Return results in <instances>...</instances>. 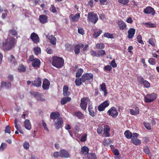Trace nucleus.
Returning <instances> with one entry per match:
<instances>
[{"mask_svg":"<svg viewBox=\"0 0 159 159\" xmlns=\"http://www.w3.org/2000/svg\"><path fill=\"white\" fill-rule=\"evenodd\" d=\"M146 14H151L153 16L155 14L156 11L154 9L150 6L147 7L143 11Z\"/></svg>","mask_w":159,"mask_h":159,"instance_id":"nucleus-11","label":"nucleus"},{"mask_svg":"<svg viewBox=\"0 0 159 159\" xmlns=\"http://www.w3.org/2000/svg\"><path fill=\"white\" fill-rule=\"evenodd\" d=\"M71 100V98L69 97H64L61 100V105H64L67 102L70 101Z\"/></svg>","mask_w":159,"mask_h":159,"instance_id":"nucleus-34","label":"nucleus"},{"mask_svg":"<svg viewBox=\"0 0 159 159\" xmlns=\"http://www.w3.org/2000/svg\"><path fill=\"white\" fill-rule=\"evenodd\" d=\"M34 54L38 55L41 52V49L39 47H35L34 49Z\"/></svg>","mask_w":159,"mask_h":159,"instance_id":"nucleus-43","label":"nucleus"},{"mask_svg":"<svg viewBox=\"0 0 159 159\" xmlns=\"http://www.w3.org/2000/svg\"><path fill=\"white\" fill-rule=\"evenodd\" d=\"M88 110L89 112V114L92 116L94 117L96 115L97 110H95V111H94L92 105H90L89 106Z\"/></svg>","mask_w":159,"mask_h":159,"instance_id":"nucleus-21","label":"nucleus"},{"mask_svg":"<svg viewBox=\"0 0 159 159\" xmlns=\"http://www.w3.org/2000/svg\"><path fill=\"white\" fill-rule=\"evenodd\" d=\"M7 147V144L4 143H2L1 146L0 147V150L3 151L4 149L6 148Z\"/></svg>","mask_w":159,"mask_h":159,"instance_id":"nucleus-58","label":"nucleus"},{"mask_svg":"<svg viewBox=\"0 0 159 159\" xmlns=\"http://www.w3.org/2000/svg\"><path fill=\"white\" fill-rule=\"evenodd\" d=\"M83 71V70L82 68L79 69L76 73L75 77L76 78H79L81 75Z\"/></svg>","mask_w":159,"mask_h":159,"instance_id":"nucleus-40","label":"nucleus"},{"mask_svg":"<svg viewBox=\"0 0 159 159\" xmlns=\"http://www.w3.org/2000/svg\"><path fill=\"white\" fill-rule=\"evenodd\" d=\"M115 59L114 58L111 62L110 65L113 68H115L117 67V64L115 63Z\"/></svg>","mask_w":159,"mask_h":159,"instance_id":"nucleus-60","label":"nucleus"},{"mask_svg":"<svg viewBox=\"0 0 159 159\" xmlns=\"http://www.w3.org/2000/svg\"><path fill=\"white\" fill-rule=\"evenodd\" d=\"M105 47V45L103 43H97L96 45V48L97 49H102Z\"/></svg>","mask_w":159,"mask_h":159,"instance_id":"nucleus-48","label":"nucleus"},{"mask_svg":"<svg viewBox=\"0 0 159 159\" xmlns=\"http://www.w3.org/2000/svg\"><path fill=\"white\" fill-rule=\"evenodd\" d=\"M48 39L50 43L53 45H55L56 43L57 39L55 37L52 35L50 36Z\"/></svg>","mask_w":159,"mask_h":159,"instance_id":"nucleus-29","label":"nucleus"},{"mask_svg":"<svg viewBox=\"0 0 159 159\" xmlns=\"http://www.w3.org/2000/svg\"><path fill=\"white\" fill-rule=\"evenodd\" d=\"M8 33L9 34H10L11 35L13 36H16L18 34L17 31L14 29L9 30L8 31Z\"/></svg>","mask_w":159,"mask_h":159,"instance_id":"nucleus-46","label":"nucleus"},{"mask_svg":"<svg viewBox=\"0 0 159 159\" xmlns=\"http://www.w3.org/2000/svg\"><path fill=\"white\" fill-rule=\"evenodd\" d=\"M90 101L88 97L83 98L81 99L80 107L83 110H86L88 103Z\"/></svg>","mask_w":159,"mask_h":159,"instance_id":"nucleus-6","label":"nucleus"},{"mask_svg":"<svg viewBox=\"0 0 159 159\" xmlns=\"http://www.w3.org/2000/svg\"><path fill=\"white\" fill-rule=\"evenodd\" d=\"M136 39L138 42L139 43L143 44H144V43L143 42V41L142 40V37L140 35H138L136 38Z\"/></svg>","mask_w":159,"mask_h":159,"instance_id":"nucleus-51","label":"nucleus"},{"mask_svg":"<svg viewBox=\"0 0 159 159\" xmlns=\"http://www.w3.org/2000/svg\"><path fill=\"white\" fill-rule=\"evenodd\" d=\"M39 20L41 24H44L48 22V17L45 15H40L39 16Z\"/></svg>","mask_w":159,"mask_h":159,"instance_id":"nucleus-17","label":"nucleus"},{"mask_svg":"<svg viewBox=\"0 0 159 159\" xmlns=\"http://www.w3.org/2000/svg\"><path fill=\"white\" fill-rule=\"evenodd\" d=\"M157 97V94L156 93L148 94L144 97L145 102L147 103L151 102L156 99Z\"/></svg>","mask_w":159,"mask_h":159,"instance_id":"nucleus-4","label":"nucleus"},{"mask_svg":"<svg viewBox=\"0 0 159 159\" xmlns=\"http://www.w3.org/2000/svg\"><path fill=\"white\" fill-rule=\"evenodd\" d=\"M80 18V13H77L75 15L71 14L69 16V19L70 21L73 22H76L78 21Z\"/></svg>","mask_w":159,"mask_h":159,"instance_id":"nucleus-12","label":"nucleus"},{"mask_svg":"<svg viewBox=\"0 0 159 159\" xmlns=\"http://www.w3.org/2000/svg\"><path fill=\"white\" fill-rule=\"evenodd\" d=\"M143 84L144 86L146 88H149L150 87V83L146 80H144Z\"/></svg>","mask_w":159,"mask_h":159,"instance_id":"nucleus-55","label":"nucleus"},{"mask_svg":"<svg viewBox=\"0 0 159 159\" xmlns=\"http://www.w3.org/2000/svg\"><path fill=\"white\" fill-rule=\"evenodd\" d=\"M11 127L9 125L7 126L5 128V133H7L8 134H10L11 132Z\"/></svg>","mask_w":159,"mask_h":159,"instance_id":"nucleus-61","label":"nucleus"},{"mask_svg":"<svg viewBox=\"0 0 159 159\" xmlns=\"http://www.w3.org/2000/svg\"><path fill=\"white\" fill-rule=\"evenodd\" d=\"M23 146L24 149H28L30 147V144L29 143L27 142H25L23 143Z\"/></svg>","mask_w":159,"mask_h":159,"instance_id":"nucleus-59","label":"nucleus"},{"mask_svg":"<svg viewBox=\"0 0 159 159\" xmlns=\"http://www.w3.org/2000/svg\"><path fill=\"white\" fill-rule=\"evenodd\" d=\"M143 150V152L145 154H148V156H151V154L150 153L149 148L148 146H144Z\"/></svg>","mask_w":159,"mask_h":159,"instance_id":"nucleus-44","label":"nucleus"},{"mask_svg":"<svg viewBox=\"0 0 159 159\" xmlns=\"http://www.w3.org/2000/svg\"><path fill=\"white\" fill-rule=\"evenodd\" d=\"M60 116L59 113L58 111L52 112L50 115V118L53 120H55Z\"/></svg>","mask_w":159,"mask_h":159,"instance_id":"nucleus-22","label":"nucleus"},{"mask_svg":"<svg viewBox=\"0 0 159 159\" xmlns=\"http://www.w3.org/2000/svg\"><path fill=\"white\" fill-rule=\"evenodd\" d=\"M89 149L87 147L84 146L81 148V153L82 154L84 155L88 154V153H89Z\"/></svg>","mask_w":159,"mask_h":159,"instance_id":"nucleus-32","label":"nucleus"},{"mask_svg":"<svg viewBox=\"0 0 159 159\" xmlns=\"http://www.w3.org/2000/svg\"><path fill=\"white\" fill-rule=\"evenodd\" d=\"M148 63L151 65H154L156 63V60L153 58H150L148 60Z\"/></svg>","mask_w":159,"mask_h":159,"instance_id":"nucleus-47","label":"nucleus"},{"mask_svg":"<svg viewBox=\"0 0 159 159\" xmlns=\"http://www.w3.org/2000/svg\"><path fill=\"white\" fill-rule=\"evenodd\" d=\"M139 134L137 133H133V136L131 139V143L135 145H138L140 144L141 142V140L137 139Z\"/></svg>","mask_w":159,"mask_h":159,"instance_id":"nucleus-7","label":"nucleus"},{"mask_svg":"<svg viewBox=\"0 0 159 159\" xmlns=\"http://www.w3.org/2000/svg\"><path fill=\"white\" fill-rule=\"evenodd\" d=\"M81 76L83 83L87 81L90 83L93 80V75L91 73H86Z\"/></svg>","mask_w":159,"mask_h":159,"instance_id":"nucleus-5","label":"nucleus"},{"mask_svg":"<svg viewBox=\"0 0 159 159\" xmlns=\"http://www.w3.org/2000/svg\"><path fill=\"white\" fill-rule=\"evenodd\" d=\"M137 79L139 83L140 84H143L144 80L142 76H138L137 77Z\"/></svg>","mask_w":159,"mask_h":159,"instance_id":"nucleus-53","label":"nucleus"},{"mask_svg":"<svg viewBox=\"0 0 159 159\" xmlns=\"http://www.w3.org/2000/svg\"><path fill=\"white\" fill-rule=\"evenodd\" d=\"M118 2L123 5H126L129 2V0H118Z\"/></svg>","mask_w":159,"mask_h":159,"instance_id":"nucleus-54","label":"nucleus"},{"mask_svg":"<svg viewBox=\"0 0 159 159\" xmlns=\"http://www.w3.org/2000/svg\"><path fill=\"white\" fill-rule=\"evenodd\" d=\"M63 95L65 96H69L70 94V92L69 91V88L67 85H65L63 87Z\"/></svg>","mask_w":159,"mask_h":159,"instance_id":"nucleus-23","label":"nucleus"},{"mask_svg":"<svg viewBox=\"0 0 159 159\" xmlns=\"http://www.w3.org/2000/svg\"><path fill=\"white\" fill-rule=\"evenodd\" d=\"M18 120L16 119H15L14 121V123L15 124V127L16 129L21 134H23V132L21 130V127L20 125H17Z\"/></svg>","mask_w":159,"mask_h":159,"instance_id":"nucleus-27","label":"nucleus"},{"mask_svg":"<svg viewBox=\"0 0 159 159\" xmlns=\"http://www.w3.org/2000/svg\"><path fill=\"white\" fill-rule=\"evenodd\" d=\"M110 129V127L107 125L104 126L103 131V134L105 136L107 137L110 136V134L109 133Z\"/></svg>","mask_w":159,"mask_h":159,"instance_id":"nucleus-20","label":"nucleus"},{"mask_svg":"<svg viewBox=\"0 0 159 159\" xmlns=\"http://www.w3.org/2000/svg\"><path fill=\"white\" fill-rule=\"evenodd\" d=\"M107 113L109 116H111L113 118H116L118 115V112L114 107H112L110 108L108 111Z\"/></svg>","mask_w":159,"mask_h":159,"instance_id":"nucleus-9","label":"nucleus"},{"mask_svg":"<svg viewBox=\"0 0 159 159\" xmlns=\"http://www.w3.org/2000/svg\"><path fill=\"white\" fill-rule=\"evenodd\" d=\"M124 134L126 138L128 139L131 138V139H132L133 136V134H132L129 130H126L124 133Z\"/></svg>","mask_w":159,"mask_h":159,"instance_id":"nucleus-35","label":"nucleus"},{"mask_svg":"<svg viewBox=\"0 0 159 159\" xmlns=\"http://www.w3.org/2000/svg\"><path fill=\"white\" fill-rule=\"evenodd\" d=\"M109 104L107 101H105L98 106V110L100 111H103L105 108L109 105Z\"/></svg>","mask_w":159,"mask_h":159,"instance_id":"nucleus-16","label":"nucleus"},{"mask_svg":"<svg viewBox=\"0 0 159 159\" xmlns=\"http://www.w3.org/2000/svg\"><path fill=\"white\" fill-rule=\"evenodd\" d=\"M59 157L61 158H67L70 157L68 152L65 149H61L59 152Z\"/></svg>","mask_w":159,"mask_h":159,"instance_id":"nucleus-14","label":"nucleus"},{"mask_svg":"<svg viewBox=\"0 0 159 159\" xmlns=\"http://www.w3.org/2000/svg\"><path fill=\"white\" fill-rule=\"evenodd\" d=\"M30 39L33 42L35 43H37L39 42L40 38L38 35L34 32L31 33L30 35Z\"/></svg>","mask_w":159,"mask_h":159,"instance_id":"nucleus-10","label":"nucleus"},{"mask_svg":"<svg viewBox=\"0 0 159 159\" xmlns=\"http://www.w3.org/2000/svg\"><path fill=\"white\" fill-rule=\"evenodd\" d=\"M41 62L38 58H35L32 62V66L34 67H39L40 65Z\"/></svg>","mask_w":159,"mask_h":159,"instance_id":"nucleus-28","label":"nucleus"},{"mask_svg":"<svg viewBox=\"0 0 159 159\" xmlns=\"http://www.w3.org/2000/svg\"><path fill=\"white\" fill-rule=\"evenodd\" d=\"M87 134H84L83 136H82L80 139L81 142H85L86 140Z\"/></svg>","mask_w":159,"mask_h":159,"instance_id":"nucleus-62","label":"nucleus"},{"mask_svg":"<svg viewBox=\"0 0 159 159\" xmlns=\"http://www.w3.org/2000/svg\"><path fill=\"white\" fill-rule=\"evenodd\" d=\"M135 32V30L133 28H130L128 31V38L132 39L134 36Z\"/></svg>","mask_w":159,"mask_h":159,"instance_id":"nucleus-24","label":"nucleus"},{"mask_svg":"<svg viewBox=\"0 0 159 159\" xmlns=\"http://www.w3.org/2000/svg\"><path fill=\"white\" fill-rule=\"evenodd\" d=\"M87 157L88 159H97V157L95 154L93 153H88Z\"/></svg>","mask_w":159,"mask_h":159,"instance_id":"nucleus-39","label":"nucleus"},{"mask_svg":"<svg viewBox=\"0 0 159 159\" xmlns=\"http://www.w3.org/2000/svg\"><path fill=\"white\" fill-rule=\"evenodd\" d=\"M65 46L66 49L69 52H72L73 51V47L71 44L67 43Z\"/></svg>","mask_w":159,"mask_h":159,"instance_id":"nucleus-36","label":"nucleus"},{"mask_svg":"<svg viewBox=\"0 0 159 159\" xmlns=\"http://www.w3.org/2000/svg\"><path fill=\"white\" fill-rule=\"evenodd\" d=\"M24 125L25 129L28 130H30L31 128V125L30 120L26 119L24 121Z\"/></svg>","mask_w":159,"mask_h":159,"instance_id":"nucleus-26","label":"nucleus"},{"mask_svg":"<svg viewBox=\"0 0 159 159\" xmlns=\"http://www.w3.org/2000/svg\"><path fill=\"white\" fill-rule=\"evenodd\" d=\"M118 27L120 30H123L127 28V25L122 20L120 19L116 21Z\"/></svg>","mask_w":159,"mask_h":159,"instance_id":"nucleus-8","label":"nucleus"},{"mask_svg":"<svg viewBox=\"0 0 159 159\" xmlns=\"http://www.w3.org/2000/svg\"><path fill=\"white\" fill-rule=\"evenodd\" d=\"M148 42L152 46L154 47L155 46V43L156 42V40L153 38L152 37L150 38Z\"/></svg>","mask_w":159,"mask_h":159,"instance_id":"nucleus-41","label":"nucleus"},{"mask_svg":"<svg viewBox=\"0 0 159 159\" xmlns=\"http://www.w3.org/2000/svg\"><path fill=\"white\" fill-rule=\"evenodd\" d=\"M102 32V30H99L98 32H94L93 34L94 37L96 38L99 36Z\"/></svg>","mask_w":159,"mask_h":159,"instance_id":"nucleus-52","label":"nucleus"},{"mask_svg":"<svg viewBox=\"0 0 159 159\" xmlns=\"http://www.w3.org/2000/svg\"><path fill=\"white\" fill-rule=\"evenodd\" d=\"M64 64V60L62 58L55 56L53 57L52 64L53 66L57 68H61Z\"/></svg>","mask_w":159,"mask_h":159,"instance_id":"nucleus-2","label":"nucleus"},{"mask_svg":"<svg viewBox=\"0 0 159 159\" xmlns=\"http://www.w3.org/2000/svg\"><path fill=\"white\" fill-rule=\"evenodd\" d=\"M63 124V121L62 120L58 119H57V122L55 123L54 126L57 129H59L62 127Z\"/></svg>","mask_w":159,"mask_h":159,"instance_id":"nucleus-18","label":"nucleus"},{"mask_svg":"<svg viewBox=\"0 0 159 159\" xmlns=\"http://www.w3.org/2000/svg\"><path fill=\"white\" fill-rule=\"evenodd\" d=\"M144 126L148 129L150 130L151 129V126L150 124L148 123H144Z\"/></svg>","mask_w":159,"mask_h":159,"instance_id":"nucleus-63","label":"nucleus"},{"mask_svg":"<svg viewBox=\"0 0 159 159\" xmlns=\"http://www.w3.org/2000/svg\"><path fill=\"white\" fill-rule=\"evenodd\" d=\"M103 36L108 38L112 39L113 38V34L109 33H105Z\"/></svg>","mask_w":159,"mask_h":159,"instance_id":"nucleus-49","label":"nucleus"},{"mask_svg":"<svg viewBox=\"0 0 159 159\" xmlns=\"http://www.w3.org/2000/svg\"><path fill=\"white\" fill-rule=\"evenodd\" d=\"M84 47V45L81 43L76 44L74 47V51L75 54L78 55L80 51V48H82Z\"/></svg>","mask_w":159,"mask_h":159,"instance_id":"nucleus-13","label":"nucleus"},{"mask_svg":"<svg viewBox=\"0 0 159 159\" xmlns=\"http://www.w3.org/2000/svg\"><path fill=\"white\" fill-rule=\"evenodd\" d=\"M88 18L89 21L94 24L96 23L98 19L97 14L93 12H90L88 13Z\"/></svg>","mask_w":159,"mask_h":159,"instance_id":"nucleus-3","label":"nucleus"},{"mask_svg":"<svg viewBox=\"0 0 159 159\" xmlns=\"http://www.w3.org/2000/svg\"><path fill=\"white\" fill-rule=\"evenodd\" d=\"M83 82L82 79V76L80 78H76L75 80V83L77 86H79Z\"/></svg>","mask_w":159,"mask_h":159,"instance_id":"nucleus-38","label":"nucleus"},{"mask_svg":"<svg viewBox=\"0 0 159 159\" xmlns=\"http://www.w3.org/2000/svg\"><path fill=\"white\" fill-rule=\"evenodd\" d=\"M15 38L11 37L2 41L1 48L4 51H10L15 47Z\"/></svg>","mask_w":159,"mask_h":159,"instance_id":"nucleus-1","label":"nucleus"},{"mask_svg":"<svg viewBox=\"0 0 159 159\" xmlns=\"http://www.w3.org/2000/svg\"><path fill=\"white\" fill-rule=\"evenodd\" d=\"M26 70L25 67L23 65L20 66L18 69V70L19 72H25Z\"/></svg>","mask_w":159,"mask_h":159,"instance_id":"nucleus-45","label":"nucleus"},{"mask_svg":"<svg viewBox=\"0 0 159 159\" xmlns=\"http://www.w3.org/2000/svg\"><path fill=\"white\" fill-rule=\"evenodd\" d=\"M1 87L2 88L5 87L7 89H9L11 87V84L10 82L2 81L1 83Z\"/></svg>","mask_w":159,"mask_h":159,"instance_id":"nucleus-30","label":"nucleus"},{"mask_svg":"<svg viewBox=\"0 0 159 159\" xmlns=\"http://www.w3.org/2000/svg\"><path fill=\"white\" fill-rule=\"evenodd\" d=\"M105 54H106V52L105 51L102 49L101 50H98V57L102 56Z\"/></svg>","mask_w":159,"mask_h":159,"instance_id":"nucleus-50","label":"nucleus"},{"mask_svg":"<svg viewBox=\"0 0 159 159\" xmlns=\"http://www.w3.org/2000/svg\"><path fill=\"white\" fill-rule=\"evenodd\" d=\"M103 130V128L102 126H99L97 129V132L99 134H102Z\"/></svg>","mask_w":159,"mask_h":159,"instance_id":"nucleus-57","label":"nucleus"},{"mask_svg":"<svg viewBox=\"0 0 159 159\" xmlns=\"http://www.w3.org/2000/svg\"><path fill=\"white\" fill-rule=\"evenodd\" d=\"M42 82L40 78L38 77L35 80L32 81V85L36 87H39L41 85Z\"/></svg>","mask_w":159,"mask_h":159,"instance_id":"nucleus-19","label":"nucleus"},{"mask_svg":"<svg viewBox=\"0 0 159 159\" xmlns=\"http://www.w3.org/2000/svg\"><path fill=\"white\" fill-rule=\"evenodd\" d=\"M50 11L53 13H56L57 11L54 5H51L50 8Z\"/></svg>","mask_w":159,"mask_h":159,"instance_id":"nucleus-56","label":"nucleus"},{"mask_svg":"<svg viewBox=\"0 0 159 159\" xmlns=\"http://www.w3.org/2000/svg\"><path fill=\"white\" fill-rule=\"evenodd\" d=\"M10 62L14 66H15L17 64V63L16 62L14 57L13 55H11L10 58Z\"/></svg>","mask_w":159,"mask_h":159,"instance_id":"nucleus-42","label":"nucleus"},{"mask_svg":"<svg viewBox=\"0 0 159 159\" xmlns=\"http://www.w3.org/2000/svg\"><path fill=\"white\" fill-rule=\"evenodd\" d=\"M100 86L101 87V89L104 92V96H106L108 92L105 84L104 83H102L101 84H100Z\"/></svg>","mask_w":159,"mask_h":159,"instance_id":"nucleus-31","label":"nucleus"},{"mask_svg":"<svg viewBox=\"0 0 159 159\" xmlns=\"http://www.w3.org/2000/svg\"><path fill=\"white\" fill-rule=\"evenodd\" d=\"M50 82L46 78L44 79L42 84V88L44 90H48L50 85Z\"/></svg>","mask_w":159,"mask_h":159,"instance_id":"nucleus-15","label":"nucleus"},{"mask_svg":"<svg viewBox=\"0 0 159 159\" xmlns=\"http://www.w3.org/2000/svg\"><path fill=\"white\" fill-rule=\"evenodd\" d=\"M143 24L147 27L148 28H155L156 27V25L150 22L148 23H143Z\"/></svg>","mask_w":159,"mask_h":159,"instance_id":"nucleus-37","label":"nucleus"},{"mask_svg":"<svg viewBox=\"0 0 159 159\" xmlns=\"http://www.w3.org/2000/svg\"><path fill=\"white\" fill-rule=\"evenodd\" d=\"M31 94L36 99L38 97V96H39V93L36 92H32V93H31Z\"/></svg>","mask_w":159,"mask_h":159,"instance_id":"nucleus-64","label":"nucleus"},{"mask_svg":"<svg viewBox=\"0 0 159 159\" xmlns=\"http://www.w3.org/2000/svg\"><path fill=\"white\" fill-rule=\"evenodd\" d=\"M74 115L80 119H83L84 117V114L80 111H77L75 112L74 113Z\"/></svg>","mask_w":159,"mask_h":159,"instance_id":"nucleus-33","label":"nucleus"},{"mask_svg":"<svg viewBox=\"0 0 159 159\" xmlns=\"http://www.w3.org/2000/svg\"><path fill=\"white\" fill-rule=\"evenodd\" d=\"M129 113L132 115H136L139 113V109L138 107H136L134 110L132 109H130Z\"/></svg>","mask_w":159,"mask_h":159,"instance_id":"nucleus-25","label":"nucleus"}]
</instances>
